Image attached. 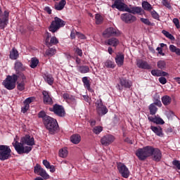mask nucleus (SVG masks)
Returning a JSON list of instances; mask_svg holds the SVG:
<instances>
[{
    "label": "nucleus",
    "instance_id": "nucleus-34",
    "mask_svg": "<svg viewBox=\"0 0 180 180\" xmlns=\"http://www.w3.org/2000/svg\"><path fill=\"white\" fill-rule=\"evenodd\" d=\"M142 8L144 11H147L148 12H151L153 11V6L148 1L142 2Z\"/></svg>",
    "mask_w": 180,
    "mask_h": 180
},
{
    "label": "nucleus",
    "instance_id": "nucleus-56",
    "mask_svg": "<svg viewBox=\"0 0 180 180\" xmlns=\"http://www.w3.org/2000/svg\"><path fill=\"white\" fill-rule=\"evenodd\" d=\"M159 82L162 84V85H165V84H167V79L164 77H160L159 78Z\"/></svg>",
    "mask_w": 180,
    "mask_h": 180
},
{
    "label": "nucleus",
    "instance_id": "nucleus-52",
    "mask_svg": "<svg viewBox=\"0 0 180 180\" xmlns=\"http://www.w3.org/2000/svg\"><path fill=\"white\" fill-rule=\"evenodd\" d=\"M29 109H30V105L29 104L24 103V106L21 108V112L26 113Z\"/></svg>",
    "mask_w": 180,
    "mask_h": 180
},
{
    "label": "nucleus",
    "instance_id": "nucleus-55",
    "mask_svg": "<svg viewBox=\"0 0 180 180\" xmlns=\"http://www.w3.org/2000/svg\"><path fill=\"white\" fill-rule=\"evenodd\" d=\"M172 165L177 169L180 170V162L179 160H174Z\"/></svg>",
    "mask_w": 180,
    "mask_h": 180
},
{
    "label": "nucleus",
    "instance_id": "nucleus-23",
    "mask_svg": "<svg viewBox=\"0 0 180 180\" xmlns=\"http://www.w3.org/2000/svg\"><path fill=\"white\" fill-rule=\"evenodd\" d=\"M115 63L118 67H122L124 64V54L118 53L115 56Z\"/></svg>",
    "mask_w": 180,
    "mask_h": 180
},
{
    "label": "nucleus",
    "instance_id": "nucleus-18",
    "mask_svg": "<svg viewBox=\"0 0 180 180\" xmlns=\"http://www.w3.org/2000/svg\"><path fill=\"white\" fill-rule=\"evenodd\" d=\"M118 170L123 178H129L130 176V171H129V168L126 165H121L118 166Z\"/></svg>",
    "mask_w": 180,
    "mask_h": 180
},
{
    "label": "nucleus",
    "instance_id": "nucleus-43",
    "mask_svg": "<svg viewBox=\"0 0 180 180\" xmlns=\"http://www.w3.org/2000/svg\"><path fill=\"white\" fill-rule=\"evenodd\" d=\"M103 130V127H102L101 126H96L94 127L93 129V133H94V134H100Z\"/></svg>",
    "mask_w": 180,
    "mask_h": 180
},
{
    "label": "nucleus",
    "instance_id": "nucleus-2",
    "mask_svg": "<svg viewBox=\"0 0 180 180\" xmlns=\"http://www.w3.org/2000/svg\"><path fill=\"white\" fill-rule=\"evenodd\" d=\"M34 138L30 135H25L21 138L20 142L15 141L13 146L18 154H29L33 150Z\"/></svg>",
    "mask_w": 180,
    "mask_h": 180
},
{
    "label": "nucleus",
    "instance_id": "nucleus-60",
    "mask_svg": "<svg viewBox=\"0 0 180 180\" xmlns=\"http://www.w3.org/2000/svg\"><path fill=\"white\" fill-rule=\"evenodd\" d=\"M84 100L88 103H91V98L88 95L83 96Z\"/></svg>",
    "mask_w": 180,
    "mask_h": 180
},
{
    "label": "nucleus",
    "instance_id": "nucleus-47",
    "mask_svg": "<svg viewBox=\"0 0 180 180\" xmlns=\"http://www.w3.org/2000/svg\"><path fill=\"white\" fill-rule=\"evenodd\" d=\"M95 19L96 25H101L103 22V18L99 14H96Z\"/></svg>",
    "mask_w": 180,
    "mask_h": 180
},
{
    "label": "nucleus",
    "instance_id": "nucleus-32",
    "mask_svg": "<svg viewBox=\"0 0 180 180\" xmlns=\"http://www.w3.org/2000/svg\"><path fill=\"white\" fill-rule=\"evenodd\" d=\"M57 53L56 48H49L45 52L44 56L45 57H53Z\"/></svg>",
    "mask_w": 180,
    "mask_h": 180
},
{
    "label": "nucleus",
    "instance_id": "nucleus-57",
    "mask_svg": "<svg viewBox=\"0 0 180 180\" xmlns=\"http://www.w3.org/2000/svg\"><path fill=\"white\" fill-rule=\"evenodd\" d=\"M162 4L164 6H166V8H171V4H169L167 0H162Z\"/></svg>",
    "mask_w": 180,
    "mask_h": 180
},
{
    "label": "nucleus",
    "instance_id": "nucleus-48",
    "mask_svg": "<svg viewBox=\"0 0 180 180\" xmlns=\"http://www.w3.org/2000/svg\"><path fill=\"white\" fill-rule=\"evenodd\" d=\"M150 15L152 16V18H153V19H156L157 20H158V19H160V15H158V13L155 11H150Z\"/></svg>",
    "mask_w": 180,
    "mask_h": 180
},
{
    "label": "nucleus",
    "instance_id": "nucleus-58",
    "mask_svg": "<svg viewBox=\"0 0 180 180\" xmlns=\"http://www.w3.org/2000/svg\"><path fill=\"white\" fill-rule=\"evenodd\" d=\"M76 36H77V37L79 39H81L82 40H84V39H86L85 35H84V34H81L80 32H76Z\"/></svg>",
    "mask_w": 180,
    "mask_h": 180
},
{
    "label": "nucleus",
    "instance_id": "nucleus-49",
    "mask_svg": "<svg viewBox=\"0 0 180 180\" xmlns=\"http://www.w3.org/2000/svg\"><path fill=\"white\" fill-rule=\"evenodd\" d=\"M150 72L153 77H161V70H152Z\"/></svg>",
    "mask_w": 180,
    "mask_h": 180
},
{
    "label": "nucleus",
    "instance_id": "nucleus-37",
    "mask_svg": "<svg viewBox=\"0 0 180 180\" xmlns=\"http://www.w3.org/2000/svg\"><path fill=\"white\" fill-rule=\"evenodd\" d=\"M148 109L150 110V114L152 115H155V113H157V110H158V108H157V105L155 103H151L149 105Z\"/></svg>",
    "mask_w": 180,
    "mask_h": 180
},
{
    "label": "nucleus",
    "instance_id": "nucleus-53",
    "mask_svg": "<svg viewBox=\"0 0 180 180\" xmlns=\"http://www.w3.org/2000/svg\"><path fill=\"white\" fill-rule=\"evenodd\" d=\"M172 22L176 26V29H180L179 20L178 18H174Z\"/></svg>",
    "mask_w": 180,
    "mask_h": 180
},
{
    "label": "nucleus",
    "instance_id": "nucleus-17",
    "mask_svg": "<svg viewBox=\"0 0 180 180\" xmlns=\"http://www.w3.org/2000/svg\"><path fill=\"white\" fill-rule=\"evenodd\" d=\"M51 37V34L49 32L46 33V44L48 47H51V46H54L55 44H58V39L56 37H52L50 39H49Z\"/></svg>",
    "mask_w": 180,
    "mask_h": 180
},
{
    "label": "nucleus",
    "instance_id": "nucleus-62",
    "mask_svg": "<svg viewBox=\"0 0 180 180\" xmlns=\"http://www.w3.org/2000/svg\"><path fill=\"white\" fill-rule=\"evenodd\" d=\"M156 50L158 51V53H159V54H160V56H165V53L162 52V48L158 47L156 49Z\"/></svg>",
    "mask_w": 180,
    "mask_h": 180
},
{
    "label": "nucleus",
    "instance_id": "nucleus-19",
    "mask_svg": "<svg viewBox=\"0 0 180 180\" xmlns=\"http://www.w3.org/2000/svg\"><path fill=\"white\" fill-rule=\"evenodd\" d=\"M136 65L139 68H141L142 70H151L153 67L151 65L148 64L147 61L143 60H137Z\"/></svg>",
    "mask_w": 180,
    "mask_h": 180
},
{
    "label": "nucleus",
    "instance_id": "nucleus-20",
    "mask_svg": "<svg viewBox=\"0 0 180 180\" xmlns=\"http://www.w3.org/2000/svg\"><path fill=\"white\" fill-rule=\"evenodd\" d=\"M42 95H43L44 103H45V105H53V98H51V96H50V94H49V91H43Z\"/></svg>",
    "mask_w": 180,
    "mask_h": 180
},
{
    "label": "nucleus",
    "instance_id": "nucleus-11",
    "mask_svg": "<svg viewBox=\"0 0 180 180\" xmlns=\"http://www.w3.org/2000/svg\"><path fill=\"white\" fill-rule=\"evenodd\" d=\"M96 109L99 116H104V115H106V113H108V108H106V106L103 105V103L102 102V99L98 100L96 102Z\"/></svg>",
    "mask_w": 180,
    "mask_h": 180
},
{
    "label": "nucleus",
    "instance_id": "nucleus-27",
    "mask_svg": "<svg viewBox=\"0 0 180 180\" xmlns=\"http://www.w3.org/2000/svg\"><path fill=\"white\" fill-rule=\"evenodd\" d=\"M108 46H112V47H117L119 45V39L116 38H110L107 42H105Z\"/></svg>",
    "mask_w": 180,
    "mask_h": 180
},
{
    "label": "nucleus",
    "instance_id": "nucleus-36",
    "mask_svg": "<svg viewBox=\"0 0 180 180\" xmlns=\"http://www.w3.org/2000/svg\"><path fill=\"white\" fill-rule=\"evenodd\" d=\"M44 78L46 82L49 84V85H53V84L54 83V78L53 77V76H51V75H45Z\"/></svg>",
    "mask_w": 180,
    "mask_h": 180
},
{
    "label": "nucleus",
    "instance_id": "nucleus-6",
    "mask_svg": "<svg viewBox=\"0 0 180 180\" xmlns=\"http://www.w3.org/2000/svg\"><path fill=\"white\" fill-rule=\"evenodd\" d=\"M12 157V150L6 145H0V161H6Z\"/></svg>",
    "mask_w": 180,
    "mask_h": 180
},
{
    "label": "nucleus",
    "instance_id": "nucleus-38",
    "mask_svg": "<svg viewBox=\"0 0 180 180\" xmlns=\"http://www.w3.org/2000/svg\"><path fill=\"white\" fill-rule=\"evenodd\" d=\"M15 75L17 77V81L18 79H21V82H26V76L22 73V72H19Z\"/></svg>",
    "mask_w": 180,
    "mask_h": 180
},
{
    "label": "nucleus",
    "instance_id": "nucleus-31",
    "mask_svg": "<svg viewBox=\"0 0 180 180\" xmlns=\"http://www.w3.org/2000/svg\"><path fill=\"white\" fill-rule=\"evenodd\" d=\"M162 102L165 106H168V105H170L171 102H172V98H171L169 96H163L162 97Z\"/></svg>",
    "mask_w": 180,
    "mask_h": 180
},
{
    "label": "nucleus",
    "instance_id": "nucleus-64",
    "mask_svg": "<svg viewBox=\"0 0 180 180\" xmlns=\"http://www.w3.org/2000/svg\"><path fill=\"white\" fill-rule=\"evenodd\" d=\"M44 11H45V12H47V13H49V15H51V8H50V7H49V6L45 7Z\"/></svg>",
    "mask_w": 180,
    "mask_h": 180
},
{
    "label": "nucleus",
    "instance_id": "nucleus-26",
    "mask_svg": "<svg viewBox=\"0 0 180 180\" xmlns=\"http://www.w3.org/2000/svg\"><path fill=\"white\" fill-rule=\"evenodd\" d=\"M161 98L160 97V94L158 93H156L153 96V103L156 106H158V108H161L162 106V103H161Z\"/></svg>",
    "mask_w": 180,
    "mask_h": 180
},
{
    "label": "nucleus",
    "instance_id": "nucleus-1",
    "mask_svg": "<svg viewBox=\"0 0 180 180\" xmlns=\"http://www.w3.org/2000/svg\"><path fill=\"white\" fill-rule=\"evenodd\" d=\"M136 155L140 161L147 160L151 157L153 161L160 162L162 158V153L158 148H154L151 146H147L142 148H139L136 152Z\"/></svg>",
    "mask_w": 180,
    "mask_h": 180
},
{
    "label": "nucleus",
    "instance_id": "nucleus-59",
    "mask_svg": "<svg viewBox=\"0 0 180 180\" xmlns=\"http://www.w3.org/2000/svg\"><path fill=\"white\" fill-rule=\"evenodd\" d=\"M42 162H43L44 167H46V168H47V169L50 167V166H51L50 162L47 161V160H44Z\"/></svg>",
    "mask_w": 180,
    "mask_h": 180
},
{
    "label": "nucleus",
    "instance_id": "nucleus-61",
    "mask_svg": "<svg viewBox=\"0 0 180 180\" xmlns=\"http://www.w3.org/2000/svg\"><path fill=\"white\" fill-rule=\"evenodd\" d=\"M75 53L79 56V57H82V50H81L79 48H77L75 49Z\"/></svg>",
    "mask_w": 180,
    "mask_h": 180
},
{
    "label": "nucleus",
    "instance_id": "nucleus-8",
    "mask_svg": "<svg viewBox=\"0 0 180 180\" xmlns=\"http://www.w3.org/2000/svg\"><path fill=\"white\" fill-rule=\"evenodd\" d=\"M114 1V4H112L111 8L112 9H118V11H120L121 12H127V5L124 4V0H112Z\"/></svg>",
    "mask_w": 180,
    "mask_h": 180
},
{
    "label": "nucleus",
    "instance_id": "nucleus-5",
    "mask_svg": "<svg viewBox=\"0 0 180 180\" xmlns=\"http://www.w3.org/2000/svg\"><path fill=\"white\" fill-rule=\"evenodd\" d=\"M18 81V77L15 74L13 75H8L6 78L3 81L2 84L6 89L12 91L16 87V82Z\"/></svg>",
    "mask_w": 180,
    "mask_h": 180
},
{
    "label": "nucleus",
    "instance_id": "nucleus-29",
    "mask_svg": "<svg viewBox=\"0 0 180 180\" xmlns=\"http://www.w3.org/2000/svg\"><path fill=\"white\" fill-rule=\"evenodd\" d=\"M70 141L73 144H79L81 142V136L79 134H74L70 137Z\"/></svg>",
    "mask_w": 180,
    "mask_h": 180
},
{
    "label": "nucleus",
    "instance_id": "nucleus-21",
    "mask_svg": "<svg viewBox=\"0 0 180 180\" xmlns=\"http://www.w3.org/2000/svg\"><path fill=\"white\" fill-rule=\"evenodd\" d=\"M14 70L15 71V74L18 72H22L26 70V66L23 65V63L20 60H16L14 64Z\"/></svg>",
    "mask_w": 180,
    "mask_h": 180
},
{
    "label": "nucleus",
    "instance_id": "nucleus-25",
    "mask_svg": "<svg viewBox=\"0 0 180 180\" xmlns=\"http://www.w3.org/2000/svg\"><path fill=\"white\" fill-rule=\"evenodd\" d=\"M127 12L128 13H133V15H136V13L140 14L141 12H143V8L141 7H132L131 8L127 7Z\"/></svg>",
    "mask_w": 180,
    "mask_h": 180
},
{
    "label": "nucleus",
    "instance_id": "nucleus-16",
    "mask_svg": "<svg viewBox=\"0 0 180 180\" xmlns=\"http://www.w3.org/2000/svg\"><path fill=\"white\" fill-rule=\"evenodd\" d=\"M113 141H115V136L112 135H105L101 139L102 146H105V147L112 144Z\"/></svg>",
    "mask_w": 180,
    "mask_h": 180
},
{
    "label": "nucleus",
    "instance_id": "nucleus-33",
    "mask_svg": "<svg viewBox=\"0 0 180 180\" xmlns=\"http://www.w3.org/2000/svg\"><path fill=\"white\" fill-rule=\"evenodd\" d=\"M82 82L84 84V87H86V89L89 91V92H92V89L91 88V84L89 83V79H88V77H83Z\"/></svg>",
    "mask_w": 180,
    "mask_h": 180
},
{
    "label": "nucleus",
    "instance_id": "nucleus-45",
    "mask_svg": "<svg viewBox=\"0 0 180 180\" xmlns=\"http://www.w3.org/2000/svg\"><path fill=\"white\" fill-rule=\"evenodd\" d=\"M63 99H68L69 101H75V97L68 93H65L63 94Z\"/></svg>",
    "mask_w": 180,
    "mask_h": 180
},
{
    "label": "nucleus",
    "instance_id": "nucleus-44",
    "mask_svg": "<svg viewBox=\"0 0 180 180\" xmlns=\"http://www.w3.org/2000/svg\"><path fill=\"white\" fill-rule=\"evenodd\" d=\"M39 64V60L36 58H32L31 60L30 67L31 68H36Z\"/></svg>",
    "mask_w": 180,
    "mask_h": 180
},
{
    "label": "nucleus",
    "instance_id": "nucleus-7",
    "mask_svg": "<svg viewBox=\"0 0 180 180\" xmlns=\"http://www.w3.org/2000/svg\"><path fill=\"white\" fill-rule=\"evenodd\" d=\"M65 26V21L63 20L58 17H55L54 20L52 21L50 27L49 32L52 33H56L60 27H64Z\"/></svg>",
    "mask_w": 180,
    "mask_h": 180
},
{
    "label": "nucleus",
    "instance_id": "nucleus-54",
    "mask_svg": "<svg viewBox=\"0 0 180 180\" xmlns=\"http://www.w3.org/2000/svg\"><path fill=\"white\" fill-rule=\"evenodd\" d=\"M33 101H34V98L29 97L25 100L24 103H25V105H30Z\"/></svg>",
    "mask_w": 180,
    "mask_h": 180
},
{
    "label": "nucleus",
    "instance_id": "nucleus-51",
    "mask_svg": "<svg viewBox=\"0 0 180 180\" xmlns=\"http://www.w3.org/2000/svg\"><path fill=\"white\" fill-rule=\"evenodd\" d=\"M25 84H26V82H20V83H18L17 88L18 91H23L25 89Z\"/></svg>",
    "mask_w": 180,
    "mask_h": 180
},
{
    "label": "nucleus",
    "instance_id": "nucleus-40",
    "mask_svg": "<svg viewBox=\"0 0 180 180\" xmlns=\"http://www.w3.org/2000/svg\"><path fill=\"white\" fill-rule=\"evenodd\" d=\"M38 117H39V119H42V122L44 123L45 120H46L47 117H50V116L47 115L44 110H41L38 113Z\"/></svg>",
    "mask_w": 180,
    "mask_h": 180
},
{
    "label": "nucleus",
    "instance_id": "nucleus-15",
    "mask_svg": "<svg viewBox=\"0 0 180 180\" xmlns=\"http://www.w3.org/2000/svg\"><path fill=\"white\" fill-rule=\"evenodd\" d=\"M121 19L123 22H125V23H133V22L137 20L136 16L127 13L122 14Z\"/></svg>",
    "mask_w": 180,
    "mask_h": 180
},
{
    "label": "nucleus",
    "instance_id": "nucleus-28",
    "mask_svg": "<svg viewBox=\"0 0 180 180\" xmlns=\"http://www.w3.org/2000/svg\"><path fill=\"white\" fill-rule=\"evenodd\" d=\"M10 58L11 60H18V58H19V52L16 49L13 48L10 51Z\"/></svg>",
    "mask_w": 180,
    "mask_h": 180
},
{
    "label": "nucleus",
    "instance_id": "nucleus-41",
    "mask_svg": "<svg viewBox=\"0 0 180 180\" xmlns=\"http://www.w3.org/2000/svg\"><path fill=\"white\" fill-rule=\"evenodd\" d=\"M158 68L160 70H165L167 68V63L165 60H159L157 63Z\"/></svg>",
    "mask_w": 180,
    "mask_h": 180
},
{
    "label": "nucleus",
    "instance_id": "nucleus-14",
    "mask_svg": "<svg viewBox=\"0 0 180 180\" xmlns=\"http://www.w3.org/2000/svg\"><path fill=\"white\" fill-rule=\"evenodd\" d=\"M120 34V32L113 27L107 28L103 33V37H105V39H108V37H112L113 36H119Z\"/></svg>",
    "mask_w": 180,
    "mask_h": 180
},
{
    "label": "nucleus",
    "instance_id": "nucleus-30",
    "mask_svg": "<svg viewBox=\"0 0 180 180\" xmlns=\"http://www.w3.org/2000/svg\"><path fill=\"white\" fill-rule=\"evenodd\" d=\"M66 4L67 1L65 0H61L58 4H55V9L56 11H63Z\"/></svg>",
    "mask_w": 180,
    "mask_h": 180
},
{
    "label": "nucleus",
    "instance_id": "nucleus-12",
    "mask_svg": "<svg viewBox=\"0 0 180 180\" xmlns=\"http://www.w3.org/2000/svg\"><path fill=\"white\" fill-rule=\"evenodd\" d=\"M34 172L37 174V175H39L44 179H49L50 175L47 174V172L44 169L41 167V166L39 164H37L34 167Z\"/></svg>",
    "mask_w": 180,
    "mask_h": 180
},
{
    "label": "nucleus",
    "instance_id": "nucleus-10",
    "mask_svg": "<svg viewBox=\"0 0 180 180\" xmlns=\"http://www.w3.org/2000/svg\"><path fill=\"white\" fill-rule=\"evenodd\" d=\"M50 112H53L55 115L60 117H64L65 116V110L63 105L58 104L53 105V108H49Z\"/></svg>",
    "mask_w": 180,
    "mask_h": 180
},
{
    "label": "nucleus",
    "instance_id": "nucleus-4",
    "mask_svg": "<svg viewBox=\"0 0 180 180\" xmlns=\"http://www.w3.org/2000/svg\"><path fill=\"white\" fill-rule=\"evenodd\" d=\"M44 124L49 130L50 134H56V131H58V123L57 122V120L49 117L45 120Z\"/></svg>",
    "mask_w": 180,
    "mask_h": 180
},
{
    "label": "nucleus",
    "instance_id": "nucleus-22",
    "mask_svg": "<svg viewBox=\"0 0 180 180\" xmlns=\"http://www.w3.org/2000/svg\"><path fill=\"white\" fill-rule=\"evenodd\" d=\"M148 120H149V122H152L155 124H164L165 123V122H164V120H162V118H160L158 115L155 117L149 116L148 117Z\"/></svg>",
    "mask_w": 180,
    "mask_h": 180
},
{
    "label": "nucleus",
    "instance_id": "nucleus-3",
    "mask_svg": "<svg viewBox=\"0 0 180 180\" xmlns=\"http://www.w3.org/2000/svg\"><path fill=\"white\" fill-rule=\"evenodd\" d=\"M44 124L49 130L50 134H56V131H58V123L57 122V120L49 117L45 120Z\"/></svg>",
    "mask_w": 180,
    "mask_h": 180
},
{
    "label": "nucleus",
    "instance_id": "nucleus-46",
    "mask_svg": "<svg viewBox=\"0 0 180 180\" xmlns=\"http://www.w3.org/2000/svg\"><path fill=\"white\" fill-rule=\"evenodd\" d=\"M104 65L106 68H115V63L112 60H106Z\"/></svg>",
    "mask_w": 180,
    "mask_h": 180
},
{
    "label": "nucleus",
    "instance_id": "nucleus-24",
    "mask_svg": "<svg viewBox=\"0 0 180 180\" xmlns=\"http://www.w3.org/2000/svg\"><path fill=\"white\" fill-rule=\"evenodd\" d=\"M150 130H152L156 136H158L159 137H164V133L162 132V128H161V127L150 126Z\"/></svg>",
    "mask_w": 180,
    "mask_h": 180
},
{
    "label": "nucleus",
    "instance_id": "nucleus-35",
    "mask_svg": "<svg viewBox=\"0 0 180 180\" xmlns=\"http://www.w3.org/2000/svg\"><path fill=\"white\" fill-rule=\"evenodd\" d=\"M77 70L79 72H81V74H86L89 72V67L87 65L77 66Z\"/></svg>",
    "mask_w": 180,
    "mask_h": 180
},
{
    "label": "nucleus",
    "instance_id": "nucleus-9",
    "mask_svg": "<svg viewBox=\"0 0 180 180\" xmlns=\"http://www.w3.org/2000/svg\"><path fill=\"white\" fill-rule=\"evenodd\" d=\"M9 23V11H4L2 14H0V29L4 30Z\"/></svg>",
    "mask_w": 180,
    "mask_h": 180
},
{
    "label": "nucleus",
    "instance_id": "nucleus-13",
    "mask_svg": "<svg viewBox=\"0 0 180 180\" xmlns=\"http://www.w3.org/2000/svg\"><path fill=\"white\" fill-rule=\"evenodd\" d=\"M132 83L130 80L121 77L120 78V84H117L116 88L118 91H123V88H130Z\"/></svg>",
    "mask_w": 180,
    "mask_h": 180
},
{
    "label": "nucleus",
    "instance_id": "nucleus-39",
    "mask_svg": "<svg viewBox=\"0 0 180 180\" xmlns=\"http://www.w3.org/2000/svg\"><path fill=\"white\" fill-rule=\"evenodd\" d=\"M169 49L172 53H175V54H176V56H180V49L179 48H176V46H175L174 45H169Z\"/></svg>",
    "mask_w": 180,
    "mask_h": 180
},
{
    "label": "nucleus",
    "instance_id": "nucleus-50",
    "mask_svg": "<svg viewBox=\"0 0 180 180\" xmlns=\"http://www.w3.org/2000/svg\"><path fill=\"white\" fill-rule=\"evenodd\" d=\"M141 22H142V23H144V25H146L147 26H153V23H151L150 20H148V18H141Z\"/></svg>",
    "mask_w": 180,
    "mask_h": 180
},
{
    "label": "nucleus",
    "instance_id": "nucleus-42",
    "mask_svg": "<svg viewBox=\"0 0 180 180\" xmlns=\"http://www.w3.org/2000/svg\"><path fill=\"white\" fill-rule=\"evenodd\" d=\"M68 155V150L66 148H62L59 150V157L61 158H67Z\"/></svg>",
    "mask_w": 180,
    "mask_h": 180
},
{
    "label": "nucleus",
    "instance_id": "nucleus-63",
    "mask_svg": "<svg viewBox=\"0 0 180 180\" xmlns=\"http://www.w3.org/2000/svg\"><path fill=\"white\" fill-rule=\"evenodd\" d=\"M75 33H78V32L75 31V30H72L71 33H70V37L71 39H75Z\"/></svg>",
    "mask_w": 180,
    "mask_h": 180
}]
</instances>
